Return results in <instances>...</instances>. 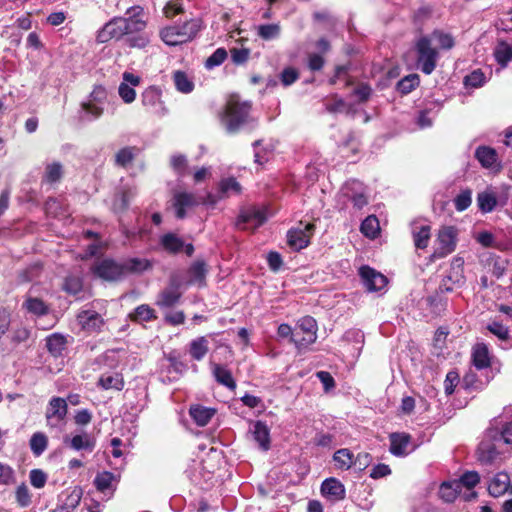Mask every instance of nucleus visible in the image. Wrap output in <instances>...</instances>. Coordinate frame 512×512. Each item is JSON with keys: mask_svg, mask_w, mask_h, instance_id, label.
I'll list each match as a JSON object with an SVG mask.
<instances>
[{"mask_svg": "<svg viewBox=\"0 0 512 512\" xmlns=\"http://www.w3.org/2000/svg\"><path fill=\"white\" fill-rule=\"evenodd\" d=\"M203 28L202 19L191 18L183 23L167 26L160 31L163 42L169 46H176L194 39Z\"/></svg>", "mask_w": 512, "mask_h": 512, "instance_id": "1", "label": "nucleus"}, {"mask_svg": "<svg viewBox=\"0 0 512 512\" xmlns=\"http://www.w3.org/2000/svg\"><path fill=\"white\" fill-rule=\"evenodd\" d=\"M251 105L248 102H229L223 116V122L229 133L237 132L250 122L249 112Z\"/></svg>", "mask_w": 512, "mask_h": 512, "instance_id": "2", "label": "nucleus"}, {"mask_svg": "<svg viewBox=\"0 0 512 512\" xmlns=\"http://www.w3.org/2000/svg\"><path fill=\"white\" fill-rule=\"evenodd\" d=\"M417 65L426 75L431 74L438 60V52L432 47L428 37H421L416 42Z\"/></svg>", "mask_w": 512, "mask_h": 512, "instance_id": "3", "label": "nucleus"}, {"mask_svg": "<svg viewBox=\"0 0 512 512\" xmlns=\"http://www.w3.org/2000/svg\"><path fill=\"white\" fill-rule=\"evenodd\" d=\"M464 261L460 257H455L451 261L448 273L443 277L439 284L438 291L440 293L452 292L455 288L461 287L465 282Z\"/></svg>", "mask_w": 512, "mask_h": 512, "instance_id": "4", "label": "nucleus"}, {"mask_svg": "<svg viewBox=\"0 0 512 512\" xmlns=\"http://www.w3.org/2000/svg\"><path fill=\"white\" fill-rule=\"evenodd\" d=\"M314 231L315 225L313 223L300 222L287 232V244L292 250L300 251L309 245Z\"/></svg>", "mask_w": 512, "mask_h": 512, "instance_id": "5", "label": "nucleus"}, {"mask_svg": "<svg viewBox=\"0 0 512 512\" xmlns=\"http://www.w3.org/2000/svg\"><path fill=\"white\" fill-rule=\"evenodd\" d=\"M456 243L457 229L453 226L442 227L438 232L436 247L432 256L436 259L446 257L455 250Z\"/></svg>", "mask_w": 512, "mask_h": 512, "instance_id": "6", "label": "nucleus"}, {"mask_svg": "<svg viewBox=\"0 0 512 512\" xmlns=\"http://www.w3.org/2000/svg\"><path fill=\"white\" fill-rule=\"evenodd\" d=\"M67 412L68 406L66 400L61 397H52L45 413L47 426L61 429L65 424Z\"/></svg>", "mask_w": 512, "mask_h": 512, "instance_id": "7", "label": "nucleus"}, {"mask_svg": "<svg viewBox=\"0 0 512 512\" xmlns=\"http://www.w3.org/2000/svg\"><path fill=\"white\" fill-rule=\"evenodd\" d=\"M297 329L304 334L302 337H292V343L297 349H305L316 341L318 327L313 317L305 316L299 319Z\"/></svg>", "mask_w": 512, "mask_h": 512, "instance_id": "8", "label": "nucleus"}, {"mask_svg": "<svg viewBox=\"0 0 512 512\" xmlns=\"http://www.w3.org/2000/svg\"><path fill=\"white\" fill-rule=\"evenodd\" d=\"M141 103L149 113L156 116L163 117L168 113V109L162 101L161 90L155 86H150L143 91Z\"/></svg>", "mask_w": 512, "mask_h": 512, "instance_id": "9", "label": "nucleus"}, {"mask_svg": "<svg viewBox=\"0 0 512 512\" xmlns=\"http://www.w3.org/2000/svg\"><path fill=\"white\" fill-rule=\"evenodd\" d=\"M92 271L98 277L107 281H117L124 277L122 262L113 259H102L94 264Z\"/></svg>", "mask_w": 512, "mask_h": 512, "instance_id": "10", "label": "nucleus"}, {"mask_svg": "<svg viewBox=\"0 0 512 512\" xmlns=\"http://www.w3.org/2000/svg\"><path fill=\"white\" fill-rule=\"evenodd\" d=\"M266 219L267 217L264 211L255 207H249L241 211L237 218L236 226L243 230H255L260 227Z\"/></svg>", "mask_w": 512, "mask_h": 512, "instance_id": "11", "label": "nucleus"}, {"mask_svg": "<svg viewBox=\"0 0 512 512\" xmlns=\"http://www.w3.org/2000/svg\"><path fill=\"white\" fill-rule=\"evenodd\" d=\"M81 497L80 487L67 488L58 495L57 505L51 512H72L79 505Z\"/></svg>", "mask_w": 512, "mask_h": 512, "instance_id": "12", "label": "nucleus"}, {"mask_svg": "<svg viewBox=\"0 0 512 512\" xmlns=\"http://www.w3.org/2000/svg\"><path fill=\"white\" fill-rule=\"evenodd\" d=\"M359 275L364 287L369 292L381 291L387 285L386 276L369 266H362L359 269Z\"/></svg>", "mask_w": 512, "mask_h": 512, "instance_id": "13", "label": "nucleus"}, {"mask_svg": "<svg viewBox=\"0 0 512 512\" xmlns=\"http://www.w3.org/2000/svg\"><path fill=\"white\" fill-rule=\"evenodd\" d=\"M64 444L74 451L91 453L96 447V439L86 431H81L72 435L71 437L65 436L63 439Z\"/></svg>", "mask_w": 512, "mask_h": 512, "instance_id": "14", "label": "nucleus"}, {"mask_svg": "<svg viewBox=\"0 0 512 512\" xmlns=\"http://www.w3.org/2000/svg\"><path fill=\"white\" fill-rule=\"evenodd\" d=\"M124 18L114 17L107 22L97 33V41L99 43H107L112 39H120L124 35Z\"/></svg>", "mask_w": 512, "mask_h": 512, "instance_id": "15", "label": "nucleus"}, {"mask_svg": "<svg viewBox=\"0 0 512 512\" xmlns=\"http://www.w3.org/2000/svg\"><path fill=\"white\" fill-rule=\"evenodd\" d=\"M343 194L351 200L353 205L358 209L363 208L368 203L365 187L363 183L358 180L353 179L347 181L343 188Z\"/></svg>", "mask_w": 512, "mask_h": 512, "instance_id": "16", "label": "nucleus"}, {"mask_svg": "<svg viewBox=\"0 0 512 512\" xmlns=\"http://www.w3.org/2000/svg\"><path fill=\"white\" fill-rule=\"evenodd\" d=\"M199 203L196 195L191 192H176L173 196V207L178 219H183L186 216V211Z\"/></svg>", "mask_w": 512, "mask_h": 512, "instance_id": "17", "label": "nucleus"}, {"mask_svg": "<svg viewBox=\"0 0 512 512\" xmlns=\"http://www.w3.org/2000/svg\"><path fill=\"white\" fill-rule=\"evenodd\" d=\"M78 324L87 332H95L103 324L101 315L92 309L82 310L77 315Z\"/></svg>", "mask_w": 512, "mask_h": 512, "instance_id": "18", "label": "nucleus"}, {"mask_svg": "<svg viewBox=\"0 0 512 512\" xmlns=\"http://www.w3.org/2000/svg\"><path fill=\"white\" fill-rule=\"evenodd\" d=\"M410 435L406 433H392L390 435V452L395 456H406L413 451L410 446Z\"/></svg>", "mask_w": 512, "mask_h": 512, "instance_id": "19", "label": "nucleus"}, {"mask_svg": "<svg viewBox=\"0 0 512 512\" xmlns=\"http://www.w3.org/2000/svg\"><path fill=\"white\" fill-rule=\"evenodd\" d=\"M475 158L485 169L493 170L499 167L497 152L490 146L482 145L477 147L475 150Z\"/></svg>", "mask_w": 512, "mask_h": 512, "instance_id": "20", "label": "nucleus"}, {"mask_svg": "<svg viewBox=\"0 0 512 512\" xmlns=\"http://www.w3.org/2000/svg\"><path fill=\"white\" fill-rule=\"evenodd\" d=\"M499 442H491L483 440L477 449L478 460L483 464H491L495 462L500 454L498 450Z\"/></svg>", "mask_w": 512, "mask_h": 512, "instance_id": "21", "label": "nucleus"}, {"mask_svg": "<svg viewBox=\"0 0 512 512\" xmlns=\"http://www.w3.org/2000/svg\"><path fill=\"white\" fill-rule=\"evenodd\" d=\"M509 487L510 476L506 472H499L491 479L488 492L493 497H500L508 491Z\"/></svg>", "mask_w": 512, "mask_h": 512, "instance_id": "22", "label": "nucleus"}, {"mask_svg": "<svg viewBox=\"0 0 512 512\" xmlns=\"http://www.w3.org/2000/svg\"><path fill=\"white\" fill-rule=\"evenodd\" d=\"M472 363L478 370L490 367L491 358L489 349L484 343H477L472 349Z\"/></svg>", "mask_w": 512, "mask_h": 512, "instance_id": "23", "label": "nucleus"}, {"mask_svg": "<svg viewBox=\"0 0 512 512\" xmlns=\"http://www.w3.org/2000/svg\"><path fill=\"white\" fill-rule=\"evenodd\" d=\"M321 492L324 496L331 497L334 500L345 498V487L336 478H328L322 482Z\"/></svg>", "mask_w": 512, "mask_h": 512, "instance_id": "24", "label": "nucleus"}, {"mask_svg": "<svg viewBox=\"0 0 512 512\" xmlns=\"http://www.w3.org/2000/svg\"><path fill=\"white\" fill-rule=\"evenodd\" d=\"M124 276L127 274H140L152 268V263L146 258L132 257L122 262Z\"/></svg>", "mask_w": 512, "mask_h": 512, "instance_id": "25", "label": "nucleus"}, {"mask_svg": "<svg viewBox=\"0 0 512 512\" xmlns=\"http://www.w3.org/2000/svg\"><path fill=\"white\" fill-rule=\"evenodd\" d=\"M103 112L104 106L85 100L81 103L79 118L84 122H92L100 118Z\"/></svg>", "mask_w": 512, "mask_h": 512, "instance_id": "26", "label": "nucleus"}, {"mask_svg": "<svg viewBox=\"0 0 512 512\" xmlns=\"http://www.w3.org/2000/svg\"><path fill=\"white\" fill-rule=\"evenodd\" d=\"M251 432L259 447L267 451L270 448V430L268 426L262 421H256L252 426Z\"/></svg>", "mask_w": 512, "mask_h": 512, "instance_id": "27", "label": "nucleus"}, {"mask_svg": "<svg viewBox=\"0 0 512 512\" xmlns=\"http://www.w3.org/2000/svg\"><path fill=\"white\" fill-rule=\"evenodd\" d=\"M215 412V409L208 408L200 404L192 405L189 409V415L200 427L206 426L214 416Z\"/></svg>", "mask_w": 512, "mask_h": 512, "instance_id": "28", "label": "nucleus"}, {"mask_svg": "<svg viewBox=\"0 0 512 512\" xmlns=\"http://www.w3.org/2000/svg\"><path fill=\"white\" fill-rule=\"evenodd\" d=\"M22 307L30 314L37 317L47 315L50 311L49 306L40 298L28 295L22 304Z\"/></svg>", "mask_w": 512, "mask_h": 512, "instance_id": "29", "label": "nucleus"}, {"mask_svg": "<svg viewBox=\"0 0 512 512\" xmlns=\"http://www.w3.org/2000/svg\"><path fill=\"white\" fill-rule=\"evenodd\" d=\"M412 236L415 247L417 249H424L429 244L431 228L429 225L426 224L419 225L417 223H414L412 226Z\"/></svg>", "mask_w": 512, "mask_h": 512, "instance_id": "30", "label": "nucleus"}, {"mask_svg": "<svg viewBox=\"0 0 512 512\" xmlns=\"http://www.w3.org/2000/svg\"><path fill=\"white\" fill-rule=\"evenodd\" d=\"M219 198H228L231 195H238L242 191L240 183L234 177H226L219 181L218 186Z\"/></svg>", "mask_w": 512, "mask_h": 512, "instance_id": "31", "label": "nucleus"}, {"mask_svg": "<svg viewBox=\"0 0 512 512\" xmlns=\"http://www.w3.org/2000/svg\"><path fill=\"white\" fill-rule=\"evenodd\" d=\"M181 293L176 287H169L162 290L156 300V305L160 308H170L179 302Z\"/></svg>", "mask_w": 512, "mask_h": 512, "instance_id": "32", "label": "nucleus"}, {"mask_svg": "<svg viewBox=\"0 0 512 512\" xmlns=\"http://www.w3.org/2000/svg\"><path fill=\"white\" fill-rule=\"evenodd\" d=\"M137 195V191L133 187H127L122 190V192L117 195L113 201V210L116 213H121L128 209L130 202Z\"/></svg>", "mask_w": 512, "mask_h": 512, "instance_id": "33", "label": "nucleus"}, {"mask_svg": "<svg viewBox=\"0 0 512 512\" xmlns=\"http://www.w3.org/2000/svg\"><path fill=\"white\" fill-rule=\"evenodd\" d=\"M98 385L105 390L114 389L120 391L124 387V380L119 373L107 372L100 376Z\"/></svg>", "mask_w": 512, "mask_h": 512, "instance_id": "34", "label": "nucleus"}, {"mask_svg": "<svg viewBox=\"0 0 512 512\" xmlns=\"http://www.w3.org/2000/svg\"><path fill=\"white\" fill-rule=\"evenodd\" d=\"M212 372L215 380L219 384L229 388L230 390L236 389V382L232 373L226 367L219 364H212Z\"/></svg>", "mask_w": 512, "mask_h": 512, "instance_id": "35", "label": "nucleus"}, {"mask_svg": "<svg viewBox=\"0 0 512 512\" xmlns=\"http://www.w3.org/2000/svg\"><path fill=\"white\" fill-rule=\"evenodd\" d=\"M209 350V342L205 336L193 339L189 344V353L192 359L201 361Z\"/></svg>", "mask_w": 512, "mask_h": 512, "instance_id": "36", "label": "nucleus"}, {"mask_svg": "<svg viewBox=\"0 0 512 512\" xmlns=\"http://www.w3.org/2000/svg\"><path fill=\"white\" fill-rule=\"evenodd\" d=\"M477 206L482 213H490L497 206V198L494 192L485 190L477 195Z\"/></svg>", "mask_w": 512, "mask_h": 512, "instance_id": "37", "label": "nucleus"}, {"mask_svg": "<svg viewBox=\"0 0 512 512\" xmlns=\"http://www.w3.org/2000/svg\"><path fill=\"white\" fill-rule=\"evenodd\" d=\"M124 18V35L131 36L133 34L142 32L146 28V22L140 17L139 14H133Z\"/></svg>", "mask_w": 512, "mask_h": 512, "instance_id": "38", "label": "nucleus"}, {"mask_svg": "<svg viewBox=\"0 0 512 512\" xmlns=\"http://www.w3.org/2000/svg\"><path fill=\"white\" fill-rule=\"evenodd\" d=\"M66 343L65 336L58 333H54L46 338V347L54 357L62 355L63 351L66 349Z\"/></svg>", "mask_w": 512, "mask_h": 512, "instance_id": "39", "label": "nucleus"}, {"mask_svg": "<svg viewBox=\"0 0 512 512\" xmlns=\"http://www.w3.org/2000/svg\"><path fill=\"white\" fill-rule=\"evenodd\" d=\"M440 104L437 102H430L423 110L419 112L417 117V124L420 128H428L432 126L433 116L439 111Z\"/></svg>", "mask_w": 512, "mask_h": 512, "instance_id": "40", "label": "nucleus"}, {"mask_svg": "<svg viewBox=\"0 0 512 512\" xmlns=\"http://www.w3.org/2000/svg\"><path fill=\"white\" fill-rule=\"evenodd\" d=\"M160 244L163 249L169 253H178L184 247L183 240L174 233L164 234L160 238Z\"/></svg>", "mask_w": 512, "mask_h": 512, "instance_id": "41", "label": "nucleus"}, {"mask_svg": "<svg viewBox=\"0 0 512 512\" xmlns=\"http://www.w3.org/2000/svg\"><path fill=\"white\" fill-rule=\"evenodd\" d=\"M254 147V161L259 165L266 163L274 150L272 143L265 144L262 146V140H257L253 143Z\"/></svg>", "mask_w": 512, "mask_h": 512, "instance_id": "42", "label": "nucleus"}, {"mask_svg": "<svg viewBox=\"0 0 512 512\" xmlns=\"http://www.w3.org/2000/svg\"><path fill=\"white\" fill-rule=\"evenodd\" d=\"M494 57L502 68L506 67L512 61V44L499 42L494 49Z\"/></svg>", "mask_w": 512, "mask_h": 512, "instance_id": "43", "label": "nucleus"}, {"mask_svg": "<svg viewBox=\"0 0 512 512\" xmlns=\"http://www.w3.org/2000/svg\"><path fill=\"white\" fill-rule=\"evenodd\" d=\"M129 316L132 321L137 323L149 322L157 318L154 309L146 304L136 307Z\"/></svg>", "mask_w": 512, "mask_h": 512, "instance_id": "44", "label": "nucleus"}, {"mask_svg": "<svg viewBox=\"0 0 512 512\" xmlns=\"http://www.w3.org/2000/svg\"><path fill=\"white\" fill-rule=\"evenodd\" d=\"M486 437L493 438L496 442L503 441L505 444H512V422L505 423L499 433L494 429H489Z\"/></svg>", "mask_w": 512, "mask_h": 512, "instance_id": "45", "label": "nucleus"}, {"mask_svg": "<svg viewBox=\"0 0 512 512\" xmlns=\"http://www.w3.org/2000/svg\"><path fill=\"white\" fill-rule=\"evenodd\" d=\"M333 460L339 469L348 470L353 466L354 455L349 449L342 448L334 453Z\"/></svg>", "mask_w": 512, "mask_h": 512, "instance_id": "46", "label": "nucleus"}, {"mask_svg": "<svg viewBox=\"0 0 512 512\" xmlns=\"http://www.w3.org/2000/svg\"><path fill=\"white\" fill-rule=\"evenodd\" d=\"M460 491V482H444L439 488V495L445 502H453Z\"/></svg>", "mask_w": 512, "mask_h": 512, "instance_id": "47", "label": "nucleus"}, {"mask_svg": "<svg viewBox=\"0 0 512 512\" xmlns=\"http://www.w3.org/2000/svg\"><path fill=\"white\" fill-rule=\"evenodd\" d=\"M115 482V476L113 473L104 471L98 473L94 479V485L97 490L101 492L113 491V483Z\"/></svg>", "mask_w": 512, "mask_h": 512, "instance_id": "48", "label": "nucleus"}, {"mask_svg": "<svg viewBox=\"0 0 512 512\" xmlns=\"http://www.w3.org/2000/svg\"><path fill=\"white\" fill-rule=\"evenodd\" d=\"M176 89L181 93H190L194 89L191 78L183 71H176L173 76Z\"/></svg>", "mask_w": 512, "mask_h": 512, "instance_id": "49", "label": "nucleus"}, {"mask_svg": "<svg viewBox=\"0 0 512 512\" xmlns=\"http://www.w3.org/2000/svg\"><path fill=\"white\" fill-rule=\"evenodd\" d=\"M30 449L35 456H40L48 446V438L42 432L34 433L30 438Z\"/></svg>", "mask_w": 512, "mask_h": 512, "instance_id": "50", "label": "nucleus"}, {"mask_svg": "<svg viewBox=\"0 0 512 512\" xmlns=\"http://www.w3.org/2000/svg\"><path fill=\"white\" fill-rule=\"evenodd\" d=\"M361 232L368 238L374 239L380 231L379 221L376 216L370 215L361 224Z\"/></svg>", "mask_w": 512, "mask_h": 512, "instance_id": "51", "label": "nucleus"}, {"mask_svg": "<svg viewBox=\"0 0 512 512\" xmlns=\"http://www.w3.org/2000/svg\"><path fill=\"white\" fill-rule=\"evenodd\" d=\"M419 85V76L417 74H409L397 83V90L402 94L410 93Z\"/></svg>", "mask_w": 512, "mask_h": 512, "instance_id": "52", "label": "nucleus"}, {"mask_svg": "<svg viewBox=\"0 0 512 512\" xmlns=\"http://www.w3.org/2000/svg\"><path fill=\"white\" fill-rule=\"evenodd\" d=\"M280 26L278 24H263L257 28L258 35L264 40H273L280 35Z\"/></svg>", "mask_w": 512, "mask_h": 512, "instance_id": "53", "label": "nucleus"}, {"mask_svg": "<svg viewBox=\"0 0 512 512\" xmlns=\"http://www.w3.org/2000/svg\"><path fill=\"white\" fill-rule=\"evenodd\" d=\"M170 164L178 176L183 177L187 174L188 163H187V158L185 155H183V154L172 155L171 159H170Z\"/></svg>", "mask_w": 512, "mask_h": 512, "instance_id": "54", "label": "nucleus"}, {"mask_svg": "<svg viewBox=\"0 0 512 512\" xmlns=\"http://www.w3.org/2000/svg\"><path fill=\"white\" fill-rule=\"evenodd\" d=\"M486 82V76L485 74L480 70L476 69L472 71L470 74L465 76L464 78V84L466 87L471 88H479L483 86Z\"/></svg>", "mask_w": 512, "mask_h": 512, "instance_id": "55", "label": "nucleus"}, {"mask_svg": "<svg viewBox=\"0 0 512 512\" xmlns=\"http://www.w3.org/2000/svg\"><path fill=\"white\" fill-rule=\"evenodd\" d=\"M62 174V165L59 162H54L46 166L44 180L49 183H55L60 180Z\"/></svg>", "mask_w": 512, "mask_h": 512, "instance_id": "56", "label": "nucleus"}, {"mask_svg": "<svg viewBox=\"0 0 512 512\" xmlns=\"http://www.w3.org/2000/svg\"><path fill=\"white\" fill-rule=\"evenodd\" d=\"M15 499L17 504L22 508H26L31 504V493L25 483H22L17 487L15 491Z\"/></svg>", "mask_w": 512, "mask_h": 512, "instance_id": "57", "label": "nucleus"}, {"mask_svg": "<svg viewBox=\"0 0 512 512\" xmlns=\"http://www.w3.org/2000/svg\"><path fill=\"white\" fill-rule=\"evenodd\" d=\"M472 202V191L470 189L462 190L454 199V205L457 211L466 210Z\"/></svg>", "mask_w": 512, "mask_h": 512, "instance_id": "58", "label": "nucleus"}, {"mask_svg": "<svg viewBox=\"0 0 512 512\" xmlns=\"http://www.w3.org/2000/svg\"><path fill=\"white\" fill-rule=\"evenodd\" d=\"M299 78V72L294 67H286L279 74V79L284 87L291 86Z\"/></svg>", "mask_w": 512, "mask_h": 512, "instance_id": "59", "label": "nucleus"}, {"mask_svg": "<svg viewBox=\"0 0 512 512\" xmlns=\"http://www.w3.org/2000/svg\"><path fill=\"white\" fill-rule=\"evenodd\" d=\"M134 151L133 147H124L120 149L115 155L116 164L122 167L127 166L134 159Z\"/></svg>", "mask_w": 512, "mask_h": 512, "instance_id": "60", "label": "nucleus"}, {"mask_svg": "<svg viewBox=\"0 0 512 512\" xmlns=\"http://www.w3.org/2000/svg\"><path fill=\"white\" fill-rule=\"evenodd\" d=\"M226 58L227 51L224 48H218L207 58L205 66L208 69H213L214 67L221 65Z\"/></svg>", "mask_w": 512, "mask_h": 512, "instance_id": "61", "label": "nucleus"}, {"mask_svg": "<svg viewBox=\"0 0 512 512\" xmlns=\"http://www.w3.org/2000/svg\"><path fill=\"white\" fill-rule=\"evenodd\" d=\"M206 267L203 261H196L189 269V275L192 281L203 282L206 276Z\"/></svg>", "mask_w": 512, "mask_h": 512, "instance_id": "62", "label": "nucleus"}, {"mask_svg": "<svg viewBox=\"0 0 512 512\" xmlns=\"http://www.w3.org/2000/svg\"><path fill=\"white\" fill-rule=\"evenodd\" d=\"M127 42L130 47L144 48L150 42V37L145 31L128 36Z\"/></svg>", "mask_w": 512, "mask_h": 512, "instance_id": "63", "label": "nucleus"}, {"mask_svg": "<svg viewBox=\"0 0 512 512\" xmlns=\"http://www.w3.org/2000/svg\"><path fill=\"white\" fill-rule=\"evenodd\" d=\"M31 485L36 489H41L47 482V474L41 469H32L29 473Z\"/></svg>", "mask_w": 512, "mask_h": 512, "instance_id": "64", "label": "nucleus"}]
</instances>
